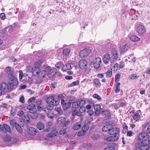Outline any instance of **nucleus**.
Wrapping results in <instances>:
<instances>
[{
	"mask_svg": "<svg viewBox=\"0 0 150 150\" xmlns=\"http://www.w3.org/2000/svg\"><path fill=\"white\" fill-rule=\"evenodd\" d=\"M150 144V140L149 139H146L142 141L137 142L136 144V146H139L140 145L144 146H149V144Z\"/></svg>",
	"mask_w": 150,
	"mask_h": 150,
	"instance_id": "9",
	"label": "nucleus"
},
{
	"mask_svg": "<svg viewBox=\"0 0 150 150\" xmlns=\"http://www.w3.org/2000/svg\"><path fill=\"white\" fill-rule=\"evenodd\" d=\"M128 45V44H126L120 49V51L122 52H124L127 51L129 48Z\"/></svg>",
	"mask_w": 150,
	"mask_h": 150,
	"instance_id": "29",
	"label": "nucleus"
},
{
	"mask_svg": "<svg viewBox=\"0 0 150 150\" xmlns=\"http://www.w3.org/2000/svg\"><path fill=\"white\" fill-rule=\"evenodd\" d=\"M66 129H61L59 132V133L60 135H63L66 132Z\"/></svg>",
	"mask_w": 150,
	"mask_h": 150,
	"instance_id": "56",
	"label": "nucleus"
},
{
	"mask_svg": "<svg viewBox=\"0 0 150 150\" xmlns=\"http://www.w3.org/2000/svg\"><path fill=\"white\" fill-rule=\"evenodd\" d=\"M72 115H77L79 116H81L82 115V113L79 112L78 111L76 110H74L73 112Z\"/></svg>",
	"mask_w": 150,
	"mask_h": 150,
	"instance_id": "34",
	"label": "nucleus"
},
{
	"mask_svg": "<svg viewBox=\"0 0 150 150\" xmlns=\"http://www.w3.org/2000/svg\"><path fill=\"white\" fill-rule=\"evenodd\" d=\"M24 98L23 96L21 97L19 99V101L22 103H24Z\"/></svg>",
	"mask_w": 150,
	"mask_h": 150,
	"instance_id": "63",
	"label": "nucleus"
},
{
	"mask_svg": "<svg viewBox=\"0 0 150 150\" xmlns=\"http://www.w3.org/2000/svg\"><path fill=\"white\" fill-rule=\"evenodd\" d=\"M80 108L79 109V112H81V113H82L84 112L86 110V108L85 107L83 106H80Z\"/></svg>",
	"mask_w": 150,
	"mask_h": 150,
	"instance_id": "47",
	"label": "nucleus"
},
{
	"mask_svg": "<svg viewBox=\"0 0 150 150\" xmlns=\"http://www.w3.org/2000/svg\"><path fill=\"white\" fill-rule=\"evenodd\" d=\"M72 107L74 108H77L79 106V101H76L72 103Z\"/></svg>",
	"mask_w": 150,
	"mask_h": 150,
	"instance_id": "38",
	"label": "nucleus"
},
{
	"mask_svg": "<svg viewBox=\"0 0 150 150\" xmlns=\"http://www.w3.org/2000/svg\"><path fill=\"white\" fill-rule=\"evenodd\" d=\"M137 31L140 34H142L146 31V29L142 25H139L137 26Z\"/></svg>",
	"mask_w": 150,
	"mask_h": 150,
	"instance_id": "13",
	"label": "nucleus"
},
{
	"mask_svg": "<svg viewBox=\"0 0 150 150\" xmlns=\"http://www.w3.org/2000/svg\"><path fill=\"white\" fill-rule=\"evenodd\" d=\"M110 54L108 53H106L104 55L103 57V62L106 64H108L109 63V61L110 62L111 59H110Z\"/></svg>",
	"mask_w": 150,
	"mask_h": 150,
	"instance_id": "15",
	"label": "nucleus"
},
{
	"mask_svg": "<svg viewBox=\"0 0 150 150\" xmlns=\"http://www.w3.org/2000/svg\"><path fill=\"white\" fill-rule=\"evenodd\" d=\"M46 101L47 104H54V98L53 96L49 97L47 98Z\"/></svg>",
	"mask_w": 150,
	"mask_h": 150,
	"instance_id": "21",
	"label": "nucleus"
},
{
	"mask_svg": "<svg viewBox=\"0 0 150 150\" xmlns=\"http://www.w3.org/2000/svg\"><path fill=\"white\" fill-rule=\"evenodd\" d=\"M93 97L96 99H97L99 100H101V98L97 94H94L93 95Z\"/></svg>",
	"mask_w": 150,
	"mask_h": 150,
	"instance_id": "50",
	"label": "nucleus"
},
{
	"mask_svg": "<svg viewBox=\"0 0 150 150\" xmlns=\"http://www.w3.org/2000/svg\"><path fill=\"white\" fill-rule=\"evenodd\" d=\"M5 71L8 74V77L13 76V72L12 69L9 67H7L5 69Z\"/></svg>",
	"mask_w": 150,
	"mask_h": 150,
	"instance_id": "19",
	"label": "nucleus"
},
{
	"mask_svg": "<svg viewBox=\"0 0 150 150\" xmlns=\"http://www.w3.org/2000/svg\"><path fill=\"white\" fill-rule=\"evenodd\" d=\"M79 105L80 106H82L83 105H84L85 104L86 102L85 100H81L79 102Z\"/></svg>",
	"mask_w": 150,
	"mask_h": 150,
	"instance_id": "55",
	"label": "nucleus"
},
{
	"mask_svg": "<svg viewBox=\"0 0 150 150\" xmlns=\"http://www.w3.org/2000/svg\"><path fill=\"white\" fill-rule=\"evenodd\" d=\"M4 132L6 131L8 132H11V129L10 127L6 124H4Z\"/></svg>",
	"mask_w": 150,
	"mask_h": 150,
	"instance_id": "36",
	"label": "nucleus"
},
{
	"mask_svg": "<svg viewBox=\"0 0 150 150\" xmlns=\"http://www.w3.org/2000/svg\"><path fill=\"white\" fill-rule=\"evenodd\" d=\"M138 75L136 74H132L131 76H130V77L131 79H137L138 77Z\"/></svg>",
	"mask_w": 150,
	"mask_h": 150,
	"instance_id": "54",
	"label": "nucleus"
},
{
	"mask_svg": "<svg viewBox=\"0 0 150 150\" xmlns=\"http://www.w3.org/2000/svg\"><path fill=\"white\" fill-rule=\"evenodd\" d=\"M102 114L103 116L106 117H109L110 115V112L107 110L103 111Z\"/></svg>",
	"mask_w": 150,
	"mask_h": 150,
	"instance_id": "30",
	"label": "nucleus"
},
{
	"mask_svg": "<svg viewBox=\"0 0 150 150\" xmlns=\"http://www.w3.org/2000/svg\"><path fill=\"white\" fill-rule=\"evenodd\" d=\"M91 50L90 49H86L82 50L80 52L79 55L81 58L87 57L90 53Z\"/></svg>",
	"mask_w": 150,
	"mask_h": 150,
	"instance_id": "10",
	"label": "nucleus"
},
{
	"mask_svg": "<svg viewBox=\"0 0 150 150\" xmlns=\"http://www.w3.org/2000/svg\"><path fill=\"white\" fill-rule=\"evenodd\" d=\"M4 29L6 31H8L10 33L13 30L12 27L11 26H9L6 27L4 28Z\"/></svg>",
	"mask_w": 150,
	"mask_h": 150,
	"instance_id": "44",
	"label": "nucleus"
},
{
	"mask_svg": "<svg viewBox=\"0 0 150 150\" xmlns=\"http://www.w3.org/2000/svg\"><path fill=\"white\" fill-rule=\"evenodd\" d=\"M28 132L30 135H34L36 133V129L33 127H30L28 129Z\"/></svg>",
	"mask_w": 150,
	"mask_h": 150,
	"instance_id": "17",
	"label": "nucleus"
},
{
	"mask_svg": "<svg viewBox=\"0 0 150 150\" xmlns=\"http://www.w3.org/2000/svg\"><path fill=\"white\" fill-rule=\"evenodd\" d=\"M92 137L94 139H100V137L98 134H94L92 135Z\"/></svg>",
	"mask_w": 150,
	"mask_h": 150,
	"instance_id": "46",
	"label": "nucleus"
},
{
	"mask_svg": "<svg viewBox=\"0 0 150 150\" xmlns=\"http://www.w3.org/2000/svg\"><path fill=\"white\" fill-rule=\"evenodd\" d=\"M1 88L4 92H7L8 90V85L6 83L2 82L0 85Z\"/></svg>",
	"mask_w": 150,
	"mask_h": 150,
	"instance_id": "18",
	"label": "nucleus"
},
{
	"mask_svg": "<svg viewBox=\"0 0 150 150\" xmlns=\"http://www.w3.org/2000/svg\"><path fill=\"white\" fill-rule=\"evenodd\" d=\"M146 136V133L145 132H143L140 134L138 137V139L139 140L142 139Z\"/></svg>",
	"mask_w": 150,
	"mask_h": 150,
	"instance_id": "32",
	"label": "nucleus"
},
{
	"mask_svg": "<svg viewBox=\"0 0 150 150\" xmlns=\"http://www.w3.org/2000/svg\"><path fill=\"white\" fill-rule=\"evenodd\" d=\"M88 115L90 116H92L94 114V112L92 110H90L87 111Z\"/></svg>",
	"mask_w": 150,
	"mask_h": 150,
	"instance_id": "60",
	"label": "nucleus"
},
{
	"mask_svg": "<svg viewBox=\"0 0 150 150\" xmlns=\"http://www.w3.org/2000/svg\"><path fill=\"white\" fill-rule=\"evenodd\" d=\"M93 82L95 84H97L98 86H100V83L98 79H94L93 81Z\"/></svg>",
	"mask_w": 150,
	"mask_h": 150,
	"instance_id": "51",
	"label": "nucleus"
},
{
	"mask_svg": "<svg viewBox=\"0 0 150 150\" xmlns=\"http://www.w3.org/2000/svg\"><path fill=\"white\" fill-rule=\"evenodd\" d=\"M47 115L49 118L51 119L52 118L54 117L53 115L50 112L47 113Z\"/></svg>",
	"mask_w": 150,
	"mask_h": 150,
	"instance_id": "58",
	"label": "nucleus"
},
{
	"mask_svg": "<svg viewBox=\"0 0 150 150\" xmlns=\"http://www.w3.org/2000/svg\"><path fill=\"white\" fill-rule=\"evenodd\" d=\"M64 64L63 62H59L57 63L55 65V67L58 69H59L60 68L62 67H63Z\"/></svg>",
	"mask_w": 150,
	"mask_h": 150,
	"instance_id": "35",
	"label": "nucleus"
},
{
	"mask_svg": "<svg viewBox=\"0 0 150 150\" xmlns=\"http://www.w3.org/2000/svg\"><path fill=\"white\" fill-rule=\"evenodd\" d=\"M46 72L48 71L47 76L49 78H51L55 75L57 72V70L56 68L51 69L50 67H47L45 68Z\"/></svg>",
	"mask_w": 150,
	"mask_h": 150,
	"instance_id": "3",
	"label": "nucleus"
},
{
	"mask_svg": "<svg viewBox=\"0 0 150 150\" xmlns=\"http://www.w3.org/2000/svg\"><path fill=\"white\" fill-rule=\"evenodd\" d=\"M40 63V62H37L34 64L33 68L31 67H29V68L31 69V71H32L33 74L34 76H37L39 72L40 71V67L41 66Z\"/></svg>",
	"mask_w": 150,
	"mask_h": 150,
	"instance_id": "1",
	"label": "nucleus"
},
{
	"mask_svg": "<svg viewBox=\"0 0 150 150\" xmlns=\"http://www.w3.org/2000/svg\"><path fill=\"white\" fill-rule=\"evenodd\" d=\"M81 127V123L80 122H78L76 123L74 125L73 129L75 130H76L80 129Z\"/></svg>",
	"mask_w": 150,
	"mask_h": 150,
	"instance_id": "28",
	"label": "nucleus"
},
{
	"mask_svg": "<svg viewBox=\"0 0 150 150\" xmlns=\"http://www.w3.org/2000/svg\"><path fill=\"white\" fill-rule=\"evenodd\" d=\"M101 60L100 57L96 58L93 61V65L95 69H98L100 67Z\"/></svg>",
	"mask_w": 150,
	"mask_h": 150,
	"instance_id": "11",
	"label": "nucleus"
},
{
	"mask_svg": "<svg viewBox=\"0 0 150 150\" xmlns=\"http://www.w3.org/2000/svg\"><path fill=\"white\" fill-rule=\"evenodd\" d=\"M54 105L53 104H47V109L49 110H52L53 109Z\"/></svg>",
	"mask_w": 150,
	"mask_h": 150,
	"instance_id": "37",
	"label": "nucleus"
},
{
	"mask_svg": "<svg viewBox=\"0 0 150 150\" xmlns=\"http://www.w3.org/2000/svg\"><path fill=\"white\" fill-rule=\"evenodd\" d=\"M12 140V137L8 135H6L4 138V141L6 142H9Z\"/></svg>",
	"mask_w": 150,
	"mask_h": 150,
	"instance_id": "31",
	"label": "nucleus"
},
{
	"mask_svg": "<svg viewBox=\"0 0 150 150\" xmlns=\"http://www.w3.org/2000/svg\"><path fill=\"white\" fill-rule=\"evenodd\" d=\"M86 133V131L84 129L80 131L78 133L77 135L78 136H81L84 135Z\"/></svg>",
	"mask_w": 150,
	"mask_h": 150,
	"instance_id": "41",
	"label": "nucleus"
},
{
	"mask_svg": "<svg viewBox=\"0 0 150 150\" xmlns=\"http://www.w3.org/2000/svg\"><path fill=\"white\" fill-rule=\"evenodd\" d=\"M24 114V112L20 110L19 111L17 112V115H19L20 116H21L23 115Z\"/></svg>",
	"mask_w": 150,
	"mask_h": 150,
	"instance_id": "61",
	"label": "nucleus"
},
{
	"mask_svg": "<svg viewBox=\"0 0 150 150\" xmlns=\"http://www.w3.org/2000/svg\"><path fill=\"white\" fill-rule=\"evenodd\" d=\"M64 96L62 94L59 95L57 98L54 99V105H57L59 104V103L60 100H61L62 104L64 102Z\"/></svg>",
	"mask_w": 150,
	"mask_h": 150,
	"instance_id": "7",
	"label": "nucleus"
},
{
	"mask_svg": "<svg viewBox=\"0 0 150 150\" xmlns=\"http://www.w3.org/2000/svg\"><path fill=\"white\" fill-rule=\"evenodd\" d=\"M63 105V109L65 110L69 108L71 106V103L69 102H65L64 101V103L62 104Z\"/></svg>",
	"mask_w": 150,
	"mask_h": 150,
	"instance_id": "22",
	"label": "nucleus"
},
{
	"mask_svg": "<svg viewBox=\"0 0 150 150\" xmlns=\"http://www.w3.org/2000/svg\"><path fill=\"white\" fill-rule=\"evenodd\" d=\"M79 67L81 69H85L87 67V63L84 60H81L79 61Z\"/></svg>",
	"mask_w": 150,
	"mask_h": 150,
	"instance_id": "14",
	"label": "nucleus"
},
{
	"mask_svg": "<svg viewBox=\"0 0 150 150\" xmlns=\"http://www.w3.org/2000/svg\"><path fill=\"white\" fill-rule=\"evenodd\" d=\"M94 105V109L96 114H99L100 113V106L99 104H96Z\"/></svg>",
	"mask_w": 150,
	"mask_h": 150,
	"instance_id": "20",
	"label": "nucleus"
},
{
	"mask_svg": "<svg viewBox=\"0 0 150 150\" xmlns=\"http://www.w3.org/2000/svg\"><path fill=\"white\" fill-rule=\"evenodd\" d=\"M47 74L46 70L40 71L37 75L38 78L40 79H42L44 78Z\"/></svg>",
	"mask_w": 150,
	"mask_h": 150,
	"instance_id": "16",
	"label": "nucleus"
},
{
	"mask_svg": "<svg viewBox=\"0 0 150 150\" xmlns=\"http://www.w3.org/2000/svg\"><path fill=\"white\" fill-rule=\"evenodd\" d=\"M104 138L105 140L108 141L114 142L118 139V137L117 135H114L110 136L105 137Z\"/></svg>",
	"mask_w": 150,
	"mask_h": 150,
	"instance_id": "12",
	"label": "nucleus"
},
{
	"mask_svg": "<svg viewBox=\"0 0 150 150\" xmlns=\"http://www.w3.org/2000/svg\"><path fill=\"white\" fill-rule=\"evenodd\" d=\"M71 69V67L70 64H67L65 66L63 65L62 67V69L63 71H65L70 70Z\"/></svg>",
	"mask_w": 150,
	"mask_h": 150,
	"instance_id": "23",
	"label": "nucleus"
},
{
	"mask_svg": "<svg viewBox=\"0 0 150 150\" xmlns=\"http://www.w3.org/2000/svg\"><path fill=\"white\" fill-rule=\"evenodd\" d=\"M69 122V120L66 121V119L63 117H60L57 119V123L59 124H62L66 126Z\"/></svg>",
	"mask_w": 150,
	"mask_h": 150,
	"instance_id": "6",
	"label": "nucleus"
},
{
	"mask_svg": "<svg viewBox=\"0 0 150 150\" xmlns=\"http://www.w3.org/2000/svg\"><path fill=\"white\" fill-rule=\"evenodd\" d=\"M120 77V74H116L115 75V81L117 82L119 80V78Z\"/></svg>",
	"mask_w": 150,
	"mask_h": 150,
	"instance_id": "52",
	"label": "nucleus"
},
{
	"mask_svg": "<svg viewBox=\"0 0 150 150\" xmlns=\"http://www.w3.org/2000/svg\"><path fill=\"white\" fill-rule=\"evenodd\" d=\"M8 78L9 84L11 88H13L14 86H16L18 84V81L17 79L13 75Z\"/></svg>",
	"mask_w": 150,
	"mask_h": 150,
	"instance_id": "2",
	"label": "nucleus"
},
{
	"mask_svg": "<svg viewBox=\"0 0 150 150\" xmlns=\"http://www.w3.org/2000/svg\"><path fill=\"white\" fill-rule=\"evenodd\" d=\"M35 97H32L30 98L28 101V103H30L32 102L33 100H35Z\"/></svg>",
	"mask_w": 150,
	"mask_h": 150,
	"instance_id": "59",
	"label": "nucleus"
},
{
	"mask_svg": "<svg viewBox=\"0 0 150 150\" xmlns=\"http://www.w3.org/2000/svg\"><path fill=\"white\" fill-rule=\"evenodd\" d=\"M10 124L13 126H14L17 131L20 133L22 132V129L21 126L16 122L14 120H11L10 121Z\"/></svg>",
	"mask_w": 150,
	"mask_h": 150,
	"instance_id": "4",
	"label": "nucleus"
},
{
	"mask_svg": "<svg viewBox=\"0 0 150 150\" xmlns=\"http://www.w3.org/2000/svg\"><path fill=\"white\" fill-rule=\"evenodd\" d=\"M115 144H111L109 146L105 148L104 150H115Z\"/></svg>",
	"mask_w": 150,
	"mask_h": 150,
	"instance_id": "27",
	"label": "nucleus"
},
{
	"mask_svg": "<svg viewBox=\"0 0 150 150\" xmlns=\"http://www.w3.org/2000/svg\"><path fill=\"white\" fill-rule=\"evenodd\" d=\"M112 70L111 69L108 70L106 73V76L108 77H111L112 75Z\"/></svg>",
	"mask_w": 150,
	"mask_h": 150,
	"instance_id": "43",
	"label": "nucleus"
},
{
	"mask_svg": "<svg viewBox=\"0 0 150 150\" xmlns=\"http://www.w3.org/2000/svg\"><path fill=\"white\" fill-rule=\"evenodd\" d=\"M0 18L2 20H4L5 19V15L4 13H2L0 14Z\"/></svg>",
	"mask_w": 150,
	"mask_h": 150,
	"instance_id": "57",
	"label": "nucleus"
},
{
	"mask_svg": "<svg viewBox=\"0 0 150 150\" xmlns=\"http://www.w3.org/2000/svg\"><path fill=\"white\" fill-rule=\"evenodd\" d=\"M70 52V50L69 49H66L63 50V53L65 55H68Z\"/></svg>",
	"mask_w": 150,
	"mask_h": 150,
	"instance_id": "42",
	"label": "nucleus"
},
{
	"mask_svg": "<svg viewBox=\"0 0 150 150\" xmlns=\"http://www.w3.org/2000/svg\"><path fill=\"white\" fill-rule=\"evenodd\" d=\"M35 106V105L33 104H30L28 105L26 108L27 110H30L34 108Z\"/></svg>",
	"mask_w": 150,
	"mask_h": 150,
	"instance_id": "45",
	"label": "nucleus"
},
{
	"mask_svg": "<svg viewBox=\"0 0 150 150\" xmlns=\"http://www.w3.org/2000/svg\"><path fill=\"white\" fill-rule=\"evenodd\" d=\"M139 148V150H149V146H144L140 145L139 146H136Z\"/></svg>",
	"mask_w": 150,
	"mask_h": 150,
	"instance_id": "25",
	"label": "nucleus"
},
{
	"mask_svg": "<svg viewBox=\"0 0 150 150\" xmlns=\"http://www.w3.org/2000/svg\"><path fill=\"white\" fill-rule=\"evenodd\" d=\"M37 127L39 129L41 130L44 128V125L43 123L40 122L37 123Z\"/></svg>",
	"mask_w": 150,
	"mask_h": 150,
	"instance_id": "33",
	"label": "nucleus"
},
{
	"mask_svg": "<svg viewBox=\"0 0 150 150\" xmlns=\"http://www.w3.org/2000/svg\"><path fill=\"white\" fill-rule=\"evenodd\" d=\"M125 66V63L124 62L121 61L119 67L121 68H123Z\"/></svg>",
	"mask_w": 150,
	"mask_h": 150,
	"instance_id": "62",
	"label": "nucleus"
},
{
	"mask_svg": "<svg viewBox=\"0 0 150 150\" xmlns=\"http://www.w3.org/2000/svg\"><path fill=\"white\" fill-rule=\"evenodd\" d=\"M111 125H106L104 126L102 128V130L104 132H107V133L109 131L110 127H111Z\"/></svg>",
	"mask_w": 150,
	"mask_h": 150,
	"instance_id": "24",
	"label": "nucleus"
},
{
	"mask_svg": "<svg viewBox=\"0 0 150 150\" xmlns=\"http://www.w3.org/2000/svg\"><path fill=\"white\" fill-rule=\"evenodd\" d=\"M133 118L135 121L138 120L140 118V116L139 114L137 113H135L134 115Z\"/></svg>",
	"mask_w": 150,
	"mask_h": 150,
	"instance_id": "39",
	"label": "nucleus"
},
{
	"mask_svg": "<svg viewBox=\"0 0 150 150\" xmlns=\"http://www.w3.org/2000/svg\"><path fill=\"white\" fill-rule=\"evenodd\" d=\"M55 110L60 115H61L62 113V111L60 107H58L56 108Z\"/></svg>",
	"mask_w": 150,
	"mask_h": 150,
	"instance_id": "48",
	"label": "nucleus"
},
{
	"mask_svg": "<svg viewBox=\"0 0 150 150\" xmlns=\"http://www.w3.org/2000/svg\"><path fill=\"white\" fill-rule=\"evenodd\" d=\"M111 54L112 55L111 57V60H110V62L111 63H112L118 58V55L117 51L115 49H113L112 50Z\"/></svg>",
	"mask_w": 150,
	"mask_h": 150,
	"instance_id": "5",
	"label": "nucleus"
},
{
	"mask_svg": "<svg viewBox=\"0 0 150 150\" xmlns=\"http://www.w3.org/2000/svg\"><path fill=\"white\" fill-rule=\"evenodd\" d=\"M130 39L132 41L136 42L139 41L140 40V38L136 35H132L130 37Z\"/></svg>",
	"mask_w": 150,
	"mask_h": 150,
	"instance_id": "26",
	"label": "nucleus"
},
{
	"mask_svg": "<svg viewBox=\"0 0 150 150\" xmlns=\"http://www.w3.org/2000/svg\"><path fill=\"white\" fill-rule=\"evenodd\" d=\"M42 103V100H41L39 99L36 100V105L38 106H39L41 105Z\"/></svg>",
	"mask_w": 150,
	"mask_h": 150,
	"instance_id": "53",
	"label": "nucleus"
},
{
	"mask_svg": "<svg viewBox=\"0 0 150 150\" xmlns=\"http://www.w3.org/2000/svg\"><path fill=\"white\" fill-rule=\"evenodd\" d=\"M79 82L78 81H76L73 82L72 83L70 84L69 86V87H73L74 86L78 85Z\"/></svg>",
	"mask_w": 150,
	"mask_h": 150,
	"instance_id": "40",
	"label": "nucleus"
},
{
	"mask_svg": "<svg viewBox=\"0 0 150 150\" xmlns=\"http://www.w3.org/2000/svg\"><path fill=\"white\" fill-rule=\"evenodd\" d=\"M109 130L108 134L110 135H116L119 132V129L118 128L115 127H113L112 125H111V127H110Z\"/></svg>",
	"mask_w": 150,
	"mask_h": 150,
	"instance_id": "8",
	"label": "nucleus"
},
{
	"mask_svg": "<svg viewBox=\"0 0 150 150\" xmlns=\"http://www.w3.org/2000/svg\"><path fill=\"white\" fill-rule=\"evenodd\" d=\"M56 136V134L55 133L53 132H51L50 133L48 134L47 135V137H52Z\"/></svg>",
	"mask_w": 150,
	"mask_h": 150,
	"instance_id": "49",
	"label": "nucleus"
},
{
	"mask_svg": "<svg viewBox=\"0 0 150 150\" xmlns=\"http://www.w3.org/2000/svg\"><path fill=\"white\" fill-rule=\"evenodd\" d=\"M19 79L20 80H21L23 76V74L22 72L21 71H19Z\"/></svg>",
	"mask_w": 150,
	"mask_h": 150,
	"instance_id": "64",
	"label": "nucleus"
}]
</instances>
